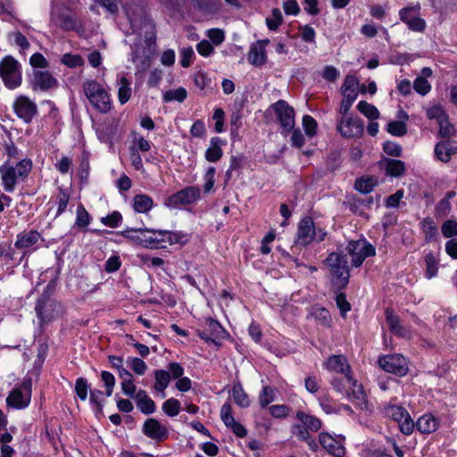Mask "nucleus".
I'll list each match as a JSON object with an SVG mask.
<instances>
[{
  "label": "nucleus",
  "instance_id": "obj_50",
  "mask_svg": "<svg viewBox=\"0 0 457 457\" xmlns=\"http://www.w3.org/2000/svg\"><path fill=\"white\" fill-rule=\"evenodd\" d=\"M290 411V408L285 404H275L269 408L270 414L277 419L286 418Z\"/></svg>",
  "mask_w": 457,
  "mask_h": 457
},
{
  "label": "nucleus",
  "instance_id": "obj_8",
  "mask_svg": "<svg viewBox=\"0 0 457 457\" xmlns=\"http://www.w3.org/2000/svg\"><path fill=\"white\" fill-rule=\"evenodd\" d=\"M378 361L385 371L399 377L405 376L409 371L408 362L402 354H387L380 357Z\"/></svg>",
  "mask_w": 457,
  "mask_h": 457
},
{
  "label": "nucleus",
  "instance_id": "obj_25",
  "mask_svg": "<svg viewBox=\"0 0 457 457\" xmlns=\"http://www.w3.org/2000/svg\"><path fill=\"white\" fill-rule=\"evenodd\" d=\"M386 320L390 330L401 337H410V331L400 324V319L395 314L392 309L387 308L385 312Z\"/></svg>",
  "mask_w": 457,
  "mask_h": 457
},
{
  "label": "nucleus",
  "instance_id": "obj_17",
  "mask_svg": "<svg viewBox=\"0 0 457 457\" xmlns=\"http://www.w3.org/2000/svg\"><path fill=\"white\" fill-rule=\"evenodd\" d=\"M155 249L165 248L166 244L174 245L185 243L187 236L182 232H172L168 230H154Z\"/></svg>",
  "mask_w": 457,
  "mask_h": 457
},
{
  "label": "nucleus",
  "instance_id": "obj_33",
  "mask_svg": "<svg viewBox=\"0 0 457 457\" xmlns=\"http://www.w3.org/2000/svg\"><path fill=\"white\" fill-rule=\"evenodd\" d=\"M378 183V179L375 177H361L355 181L354 187L362 194H369Z\"/></svg>",
  "mask_w": 457,
  "mask_h": 457
},
{
  "label": "nucleus",
  "instance_id": "obj_62",
  "mask_svg": "<svg viewBox=\"0 0 457 457\" xmlns=\"http://www.w3.org/2000/svg\"><path fill=\"white\" fill-rule=\"evenodd\" d=\"M427 116L430 120H436L437 122L446 116L444 109L439 105H435L427 110Z\"/></svg>",
  "mask_w": 457,
  "mask_h": 457
},
{
  "label": "nucleus",
  "instance_id": "obj_46",
  "mask_svg": "<svg viewBox=\"0 0 457 457\" xmlns=\"http://www.w3.org/2000/svg\"><path fill=\"white\" fill-rule=\"evenodd\" d=\"M387 132L393 136L403 137L407 133V127L403 121L394 120L387 124Z\"/></svg>",
  "mask_w": 457,
  "mask_h": 457
},
{
  "label": "nucleus",
  "instance_id": "obj_21",
  "mask_svg": "<svg viewBox=\"0 0 457 457\" xmlns=\"http://www.w3.org/2000/svg\"><path fill=\"white\" fill-rule=\"evenodd\" d=\"M56 79L52 73L47 71H34L31 81L34 90L39 89L46 91L55 86Z\"/></svg>",
  "mask_w": 457,
  "mask_h": 457
},
{
  "label": "nucleus",
  "instance_id": "obj_42",
  "mask_svg": "<svg viewBox=\"0 0 457 457\" xmlns=\"http://www.w3.org/2000/svg\"><path fill=\"white\" fill-rule=\"evenodd\" d=\"M283 22V16L279 9L274 8L271 15L266 18V24L271 30H276Z\"/></svg>",
  "mask_w": 457,
  "mask_h": 457
},
{
  "label": "nucleus",
  "instance_id": "obj_57",
  "mask_svg": "<svg viewBox=\"0 0 457 457\" xmlns=\"http://www.w3.org/2000/svg\"><path fill=\"white\" fill-rule=\"evenodd\" d=\"M90 222V217L88 212L83 206H79L77 210L76 224L79 227L85 228Z\"/></svg>",
  "mask_w": 457,
  "mask_h": 457
},
{
  "label": "nucleus",
  "instance_id": "obj_1",
  "mask_svg": "<svg viewBox=\"0 0 457 457\" xmlns=\"http://www.w3.org/2000/svg\"><path fill=\"white\" fill-rule=\"evenodd\" d=\"M325 263L332 275V283L339 289L345 287L350 278L346 256L342 253L333 252L328 254Z\"/></svg>",
  "mask_w": 457,
  "mask_h": 457
},
{
  "label": "nucleus",
  "instance_id": "obj_37",
  "mask_svg": "<svg viewBox=\"0 0 457 457\" xmlns=\"http://www.w3.org/2000/svg\"><path fill=\"white\" fill-rule=\"evenodd\" d=\"M187 96V92L184 87L167 90L163 93V101L166 103L177 101L182 103Z\"/></svg>",
  "mask_w": 457,
  "mask_h": 457
},
{
  "label": "nucleus",
  "instance_id": "obj_22",
  "mask_svg": "<svg viewBox=\"0 0 457 457\" xmlns=\"http://www.w3.org/2000/svg\"><path fill=\"white\" fill-rule=\"evenodd\" d=\"M324 365L326 369L331 372L342 373L345 374V377H346V374H350V365L345 356L342 354L331 355L328 358Z\"/></svg>",
  "mask_w": 457,
  "mask_h": 457
},
{
  "label": "nucleus",
  "instance_id": "obj_23",
  "mask_svg": "<svg viewBox=\"0 0 457 457\" xmlns=\"http://www.w3.org/2000/svg\"><path fill=\"white\" fill-rule=\"evenodd\" d=\"M268 43L269 40H260L251 46L248 54V61L251 64L262 66L266 62L265 46Z\"/></svg>",
  "mask_w": 457,
  "mask_h": 457
},
{
  "label": "nucleus",
  "instance_id": "obj_61",
  "mask_svg": "<svg viewBox=\"0 0 457 457\" xmlns=\"http://www.w3.org/2000/svg\"><path fill=\"white\" fill-rule=\"evenodd\" d=\"M103 392L100 390H92L90 391V403L96 406V409L98 412H102L103 411Z\"/></svg>",
  "mask_w": 457,
  "mask_h": 457
},
{
  "label": "nucleus",
  "instance_id": "obj_52",
  "mask_svg": "<svg viewBox=\"0 0 457 457\" xmlns=\"http://www.w3.org/2000/svg\"><path fill=\"white\" fill-rule=\"evenodd\" d=\"M124 234L132 241L145 247V229H128Z\"/></svg>",
  "mask_w": 457,
  "mask_h": 457
},
{
  "label": "nucleus",
  "instance_id": "obj_24",
  "mask_svg": "<svg viewBox=\"0 0 457 457\" xmlns=\"http://www.w3.org/2000/svg\"><path fill=\"white\" fill-rule=\"evenodd\" d=\"M54 292V287L52 284L47 286V289L44 292L41 297L38 299L36 304V312L37 316L43 320L46 321L50 320L49 315L47 313L48 307H52V304H49V296L53 295Z\"/></svg>",
  "mask_w": 457,
  "mask_h": 457
},
{
  "label": "nucleus",
  "instance_id": "obj_58",
  "mask_svg": "<svg viewBox=\"0 0 457 457\" xmlns=\"http://www.w3.org/2000/svg\"><path fill=\"white\" fill-rule=\"evenodd\" d=\"M87 389H88V386H87V381L84 378H80L77 379L76 385H75V391L80 400L85 401L87 399Z\"/></svg>",
  "mask_w": 457,
  "mask_h": 457
},
{
  "label": "nucleus",
  "instance_id": "obj_11",
  "mask_svg": "<svg viewBox=\"0 0 457 457\" xmlns=\"http://www.w3.org/2000/svg\"><path fill=\"white\" fill-rule=\"evenodd\" d=\"M284 132H291L295 127V111L284 100H278L272 105Z\"/></svg>",
  "mask_w": 457,
  "mask_h": 457
},
{
  "label": "nucleus",
  "instance_id": "obj_34",
  "mask_svg": "<svg viewBox=\"0 0 457 457\" xmlns=\"http://www.w3.org/2000/svg\"><path fill=\"white\" fill-rule=\"evenodd\" d=\"M386 173L391 177H399L405 171L403 162L395 159H387L385 162Z\"/></svg>",
  "mask_w": 457,
  "mask_h": 457
},
{
  "label": "nucleus",
  "instance_id": "obj_29",
  "mask_svg": "<svg viewBox=\"0 0 457 457\" xmlns=\"http://www.w3.org/2000/svg\"><path fill=\"white\" fill-rule=\"evenodd\" d=\"M154 379L155 383L154 385V389L162 394V397H165V389L168 387L170 381V372L164 370H154Z\"/></svg>",
  "mask_w": 457,
  "mask_h": 457
},
{
  "label": "nucleus",
  "instance_id": "obj_5",
  "mask_svg": "<svg viewBox=\"0 0 457 457\" xmlns=\"http://www.w3.org/2000/svg\"><path fill=\"white\" fill-rule=\"evenodd\" d=\"M296 419L300 423L293 426L292 433L299 440H308L310 431L316 432L321 428L320 419L303 411L296 412Z\"/></svg>",
  "mask_w": 457,
  "mask_h": 457
},
{
  "label": "nucleus",
  "instance_id": "obj_40",
  "mask_svg": "<svg viewBox=\"0 0 457 457\" xmlns=\"http://www.w3.org/2000/svg\"><path fill=\"white\" fill-rule=\"evenodd\" d=\"M357 109L370 120H376L379 116L378 110L374 105L367 103L366 101L359 102L357 104Z\"/></svg>",
  "mask_w": 457,
  "mask_h": 457
},
{
  "label": "nucleus",
  "instance_id": "obj_6",
  "mask_svg": "<svg viewBox=\"0 0 457 457\" xmlns=\"http://www.w3.org/2000/svg\"><path fill=\"white\" fill-rule=\"evenodd\" d=\"M32 163L29 160L24 159L21 161L15 167H8L2 169V179L4 187L7 192L14 189L16 181L20 178H25L31 170Z\"/></svg>",
  "mask_w": 457,
  "mask_h": 457
},
{
  "label": "nucleus",
  "instance_id": "obj_4",
  "mask_svg": "<svg viewBox=\"0 0 457 457\" xmlns=\"http://www.w3.org/2000/svg\"><path fill=\"white\" fill-rule=\"evenodd\" d=\"M0 77L9 89H14L21 84V65L12 56L7 55L0 62Z\"/></svg>",
  "mask_w": 457,
  "mask_h": 457
},
{
  "label": "nucleus",
  "instance_id": "obj_63",
  "mask_svg": "<svg viewBox=\"0 0 457 457\" xmlns=\"http://www.w3.org/2000/svg\"><path fill=\"white\" fill-rule=\"evenodd\" d=\"M207 36L215 46L220 45L225 38L224 32L220 29H212L208 30Z\"/></svg>",
  "mask_w": 457,
  "mask_h": 457
},
{
  "label": "nucleus",
  "instance_id": "obj_38",
  "mask_svg": "<svg viewBox=\"0 0 457 457\" xmlns=\"http://www.w3.org/2000/svg\"><path fill=\"white\" fill-rule=\"evenodd\" d=\"M62 28L66 30H75L80 27V22L77 20L75 14L71 11H67L62 14Z\"/></svg>",
  "mask_w": 457,
  "mask_h": 457
},
{
  "label": "nucleus",
  "instance_id": "obj_49",
  "mask_svg": "<svg viewBox=\"0 0 457 457\" xmlns=\"http://www.w3.org/2000/svg\"><path fill=\"white\" fill-rule=\"evenodd\" d=\"M413 88L420 95L425 96L431 90V85L423 77H417L413 82Z\"/></svg>",
  "mask_w": 457,
  "mask_h": 457
},
{
  "label": "nucleus",
  "instance_id": "obj_48",
  "mask_svg": "<svg viewBox=\"0 0 457 457\" xmlns=\"http://www.w3.org/2000/svg\"><path fill=\"white\" fill-rule=\"evenodd\" d=\"M303 126L307 136L312 137L316 135L317 122L312 116L304 115L303 117Z\"/></svg>",
  "mask_w": 457,
  "mask_h": 457
},
{
  "label": "nucleus",
  "instance_id": "obj_32",
  "mask_svg": "<svg viewBox=\"0 0 457 457\" xmlns=\"http://www.w3.org/2000/svg\"><path fill=\"white\" fill-rule=\"evenodd\" d=\"M221 140L219 137L211 139V145L205 152V158L208 162H217L222 156V149L220 147Z\"/></svg>",
  "mask_w": 457,
  "mask_h": 457
},
{
  "label": "nucleus",
  "instance_id": "obj_54",
  "mask_svg": "<svg viewBox=\"0 0 457 457\" xmlns=\"http://www.w3.org/2000/svg\"><path fill=\"white\" fill-rule=\"evenodd\" d=\"M426 262V274L428 278L435 277L437 273L436 261L432 253H428L425 257Z\"/></svg>",
  "mask_w": 457,
  "mask_h": 457
},
{
  "label": "nucleus",
  "instance_id": "obj_55",
  "mask_svg": "<svg viewBox=\"0 0 457 457\" xmlns=\"http://www.w3.org/2000/svg\"><path fill=\"white\" fill-rule=\"evenodd\" d=\"M101 378L103 382L104 383L105 388H106V396H111L113 391V387L115 385V378L114 376L109 372V371H102L101 373Z\"/></svg>",
  "mask_w": 457,
  "mask_h": 457
},
{
  "label": "nucleus",
  "instance_id": "obj_16",
  "mask_svg": "<svg viewBox=\"0 0 457 457\" xmlns=\"http://www.w3.org/2000/svg\"><path fill=\"white\" fill-rule=\"evenodd\" d=\"M30 382H26L21 388L13 389L6 399L9 406L15 408H24L30 401Z\"/></svg>",
  "mask_w": 457,
  "mask_h": 457
},
{
  "label": "nucleus",
  "instance_id": "obj_18",
  "mask_svg": "<svg viewBox=\"0 0 457 457\" xmlns=\"http://www.w3.org/2000/svg\"><path fill=\"white\" fill-rule=\"evenodd\" d=\"M345 379L348 384L346 396L361 408L366 407L367 401L362 386L358 384L357 380L353 378L350 374H346Z\"/></svg>",
  "mask_w": 457,
  "mask_h": 457
},
{
  "label": "nucleus",
  "instance_id": "obj_2",
  "mask_svg": "<svg viewBox=\"0 0 457 457\" xmlns=\"http://www.w3.org/2000/svg\"><path fill=\"white\" fill-rule=\"evenodd\" d=\"M83 91L90 104L98 112L106 113L111 110L110 96L104 87L96 80H87L83 83Z\"/></svg>",
  "mask_w": 457,
  "mask_h": 457
},
{
  "label": "nucleus",
  "instance_id": "obj_19",
  "mask_svg": "<svg viewBox=\"0 0 457 457\" xmlns=\"http://www.w3.org/2000/svg\"><path fill=\"white\" fill-rule=\"evenodd\" d=\"M220 418L223 423L230 428L233 433L238 437L246 436V429L239 422H237L232 415L231 405L228 403H224L220 409Z\"/></svg>",
  "mask_w": 457,
  "mask_h": 457
},
{
  "label": "nucleus",
  "instance_id": "obj_36",
  "mask_svg": "<svg viewBox=\"0 0 457 457\" xmlns=\"http://www.w3.org/2000/svg\"><path fill=\"white\" fill-rule=\"evenodd\" d=\"M119 90L118 98L121 104H126L131 96V88L129 87V81L125 78L121 77L118 80Z\"/></svg>",
  "mask_w": 457,
  "mask_h": 457
},
{
  "label": "nucleus",
  "instance_id": "obj_51",
  "mask_svg": "<svg viewBox=\"0 0 457 457\" xmlns=\"http://www.w3.org/2000/svg\"><path fill=\"white\" fill-rule=\"evenodd\" d=\"M441 230L445 237L457 236V221L455 220H448L445 221L442 225Z\"/></svg>",
  "mask_w": 457,
  "mask_h": 457
},
{
  "label": "nucleus",
  "instance_id": "obj_45",
  "mask_svg": "<svg viewBox=\"0 0 457 457\" xmlns=\"http://www.w3.org/2000/svg\"><path fill=\"white\" fill-rule=\"evenodd\" d=\"M439 125V136L442 137H450L455 134V129L453 125H452L447 118V115L440 120L438 122Z\"/></svg>",
  "mask_w": 457,
  "mask_h": 457
},
{
  "label": "nucleus",
  "instance_id": "obj_59",
  "mask_svg": "<svg viewBox=\"0 0 457 457\" xmlns=\"http://www.w3.org/2000/svg\"><path fill=\"white\" fill-rule=\"evenodd\" d=\"M121 214L118 212H114L110 215H107L105 217H103L101 219V221L105 226H108L110 228H116L120 221L121 220Z\"/></svg>",
  "mask_w": 457,
  "mask_h": 457
},
{
  "label": "nucleus",
  "instance_id": "obj_56",
  "mask_svg": "<svg viewBox=\"0 0 457 457\" xmlns=\"http://www.w3.org/2000/svg\"><path fill=\"white\" fill-rule=\"evenodd\" d=\"M62 62L68 67L75 68L81 66L84 62L82 57L79 54H66L62 58Z\"/></svg>",
  "mask_w": 457,
  "mask_h": 457
},
{
  "label": "nucleus",
  "instance_id": "obj_3",
  "mask_svg": "<svg viewBox=\"0 0 457 457\" xmlns=\"http://www.w3.org/2000/svg\"><path fill=\"white\" fill-rule=\"evenodd\" d=\"M327 232L320 228H316L314 221L310 217H305L298 224L297 237L295 245L306 246L312 241L321 242L325 239Z\"/></svg>",
  "mask_w": 457,
  "mask_h": 457
},
{
  "label": "nucleus",
  "instance_id": "obj_41",
  "mask_svg": "<svg viewBox=\"0 0 457 457\" xmlns=\"http://www.w3.org/2000/svg\"><path fill=\"white\" fill-rule=\"evenodd\" d=\"M162 411L170 417L177 416L180 411V403L175 398H170L162 403Z\"/></svg>",
  "mask_w": 457,
  "mask_h": 457
},
{
  "label": "nucleus",
  "instance_id": "obj_31",
  "mask_svg": "<svg viewBox=\"0 0 457 457\" xmlns=\"http://www.w3.org/2000/svg\"><path fill=\"white\" fill-rule=\"evenodd\" d=\"M232 398L241 408H247L250 405L249 397L239 382H236L233 385Z\"/></svg>",
  "mask_w": 457,
  "mask_h": 457
},
{
  "label": "nucleus",
  "instance_id": "obj_53",
  "mask_svg": "<svg viewBox=\"0 0 457 457\" xmlns=\"http://www.w3.org/2000/svg\"><path fill=\"white\" fill-rule=\"evenodd\" d=\"M398 423L399 428L404 435H410L414 429V421L411 418L409 412Z\"/></svg>",
  "mask_w": 457,
  "mask_h": 457
},
{
  "label": "nucleus",
  "instance_id": "obj_39",
  "mask_svg": "<svg viewBox=\"0 0 457 457\" xmlns=\"http://www.w3.org/2000/svg\"><path fill=\"white\" fill-rule=\"evenodd\" d=\"M276 388L270 386H264L259 395V403L262 408H266L270 403L274 401Z\"/></svg>",
  "mask_w": 457,
  "mask_h": 457
},
{
  "label": "nucleus",
  "instance_id": "obj_7",
  "mask_svg": "<svg viewBox=\"0 0 457 457\" xmlns=\"http://www.w3.org/2000/svg\"><path fill=\"white\" fill-rule=\"evenodd\" d=\"M346 249L354 267H360L367 257L376 254L375 247L366 240L351 241Z\"/></svg>",
  "mask_w": 457,
  "mask_h": 457
},
{
  "label": "nucleus",
  "instance_id": "obj_47",
  "mask_svg": "<svg viewBox=\"0 0 457 457\" xmlns=\"http://www.w3.org/2000/svg\"><path fill=\"white\" fill-rule=\"evenodd\" d=\"M206 324L208 326V329L211 333V336L215 337V338H222L224 334H225V330L223 329V328L220 326V324L216 321L215 320L213 319H207L206 320Z\"/></svg>",
  "mask_w": 457,
  "mask_h": 457
},
{
  "label": "nucleus",
  "instance_id": "obj_64",
  "mask_svg": "<svg viewBox=\"0 0 457 457\" xmlns=\"http://www.w3.org/2000/svg\"><path fill=\"white\" fill-rule=\"evenodd\" d=\"M29 63L34 68H46L48 66L47 60L40 53H36L31 55Z\"/></svg>",
  "mask_w": 457,
  "mask_h": 457
},
{
  "label": "nucleus",
  "instance_id": "obj_10",
  "mask_svg": "<svg viewBox=\"0 0 457 457\" xmlns=\"http://www.w3.org/2000/svg\"><path fill=\"white\" fill-rule=\"evenodd\" d=\"M337 131L344 137H359L363 134V123L360 118L356 116L341 115L337 121Z\"/></svg>",
  "mask_w": 457,
  "mask_h": 457
},
{
  "label": "nucleus",
  "instance_id": "obj_43",
  "mask_svg": "<svg viewBox=\"0 0 457 457\" xmlns=\"http://www.w3.org/2000/svg\"><path fill=\"white\" fill-rule=\"evenodd\" d=\"M452 149H450L445 142L437 143L435 146V154L441 162H447L452 155Z\"/></svg>",
  "mask_w": 457,
  "mask_h": 457
},
{
  "label": "nucleus",
  "instance_id": "obj_35",
  "mask_svg": "<svg viewBox=\"0 0 457 457\" xmlns=\"http://www.w3.org/2000/svg\"><path fill=\"white\" fill-rule=\"evenodd\" d=\"M311 316L321 326L328 327L331 322L329 312L323 307L315 306L312 308Z\"/></svg>",
  "mask_w": 457,
  "mask_h": 457
},
{
  "label": "nucleus",
  "instance_id": "obj_27",
  "mask_svg": "<svg viewBox=\"0 0 457 457\" xmlns=\"http://www.w3.org/2000/svg\"><path fill=\"white\" fill-rule=\"evenodd\" d=\"M40 238V234L36 230L23 231L17 236L15 246L18 249H25L34 245Z\"/></svg>",
  "mask_w": 457,
  "mask_h": 457
},
{
  "label": "nucleus",
  "instance_id": "obj_14",
  "mask_svg": "<svg viewBox=\"0 0 457 457\" xmlns=\"http://www.w3.org/2000/svg\"><path fill=\"white\" fill-rule=\"evenodd\" d=\"M12 107L16 115L26 123H29L37 113L36 103L23 95L15 99Z\"/></svg>",
  "mask_w": 457,
  "mask_h": 457
},
{
  "label": "nucleus",
  "instance_id": "obj_15",
  "mask_svg": "<svg viewBox=\"0 0 457 457\" xmlns=\"http://www.w3.org/2000/svg\"><path fill=\"white\" fill-rule=\"evenodd\" d=\"M343 441L342 436H334L327 432H321L319 435L320 445L334 457H343L345 455Z\"/></svg>",
  "mask_w": 457,
  "mask_h": 457
},
{
  "label": "nucleus",
  "instance_id": "obj_44",
  "mask_svg": "<svg viewBox=\"0 0 457 457\" xmlns=\"http://www.w3.org/2000/svg\"><path fill=\"white\" fill-rule=\"evenodd\" d=\"M127 362L130 366V369L139 376H142L145 373L147 370L146 363L140 358L137 357H129L127 360Z\"/></svg>",
  "mask_w": 457,
  "mask_h": 457
},
{
  "label": "nucleus",
  "instance_id": "obj_28",
  "mask_svg": "<svg viewBox=\"0 0 457 457\" xmlns=\"http://www.w3.org/2000/svg\"><path fill=\"white\" fill-rule=\"evenodd\" d=\"M438 427L437 420L431 414L421 416L416 422L417 429L423 434H429L436 430Z\"/></svg>",
  "mask_w": 457,
  "mask_h": 457
},
{
  "label": "nucleus",
  "instance_id": "obj_12",
  "mask_svg": "<svg viewBox=\"0 0 457 457\" xmlns=\"http://www.w3.org/2000/svg\"><path fill=\"white\" fill-rule=\"evenodd\" d=\"M201 195L200 189L196 187H187L173 194L166 201L165 205L170 208L178 207L179 204H192Z\"/></svg>",
  "mask_w": 457,
  "mask_h": 457
},
{
  "label": "nucleus",
  "instance_id": "obj_60",
  "mask_svg": "<svg viewBox=\"0 0 457 457\" xmlns=\"http://www.w3.org/2000/svg\"><path fill=\"white\" fill-rule=\"evenodd\" d=\"M170 379H179L184 375V368L178 362H170L167 366Z\"/></svg>",
  "mask_w": 457,
  "mask_h": 457
},
{
  "label": "nucleus",
  "instance_id": "obj_13",
  "mask_svg": "<svg viewBox=\"0 0 457 457\" xmlns=\"http://www.w3.org/2000/svg\"><path fill=\"white\" fill-rule=\"evenodd\" d=\"M357 79L353 75H348L345 79V82L342 86V93L344 99L341 102L339 113L340 115H346L357 97Z\"/></svg>",
  "mask_w": 457,
  "mask_h": 457
},
{
  "label": "nucleus",
  "instance_id": "obj_26",
  "mask_svg": "<svg viewBox=\"0 0 457 457\" xmlns=\"http://www.w3.org/2000/svg\"><path fill=\"white\" fill-rule=\"evenodd\" d=\"M137 408L145 414H151L155 411L154 402L148 396L145 390L137 391L134 397Z\"/></svg>",
  "mask_w": 457,
  "mask_h": 457
},
{
  "label": "nucleus",
  "instance_id": "obj_9",
  "mask_svg": "<svg viewBox=\"0 0 457 457\" xmlns=\"http://www.w3.org/2000/svg\"><path fill=\"white\" fill-rule=\"evenodd\" d=\"M420 4L406 6L399 11V18L407 25L409 29L415 32H423L426 29V21L420 18Z\"/></svg>",
  "mask_w": 457,
  "mask_h": 457
},
{
  "label": "nucleus",
  "instance_id": "obj_30",
  "mask_svg": "<svg viewBox=\"0 0 457 457\" xmlns=\"http://www.w3.org/2000/svg\"><path fill=\"white\" fill-rule=\"evenodd\" d=\"M154 206L153 199L144 194H139L134 196L133 198V208L135 212L138 213H146L149 212Z\"/></svg>",
  "mask_w": 457,
  "mask_h": 457
},
{
  "label": "nucleus",
  "instance_id": "obj_20",
  "mask_svg": "<svg viewBox=\"0 0 457 457\" xmlns=\"http://www.w3.org/2000/svg\"><path fill=\"white\" fill-rule=\"evenodd\" d=\"M143 433L156 441H162L168 436V430L155 419H147L143 425Z\"/></svg>",
  "mask_w": 457,
  "mask_h": 457
}]
</instances>
